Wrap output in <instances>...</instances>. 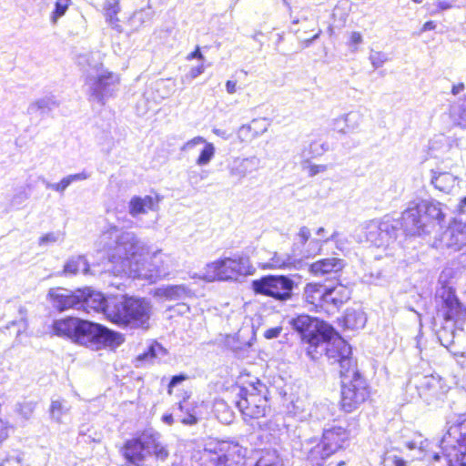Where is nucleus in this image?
I'll list each match as a JSON object with an SVG mask.
<instances>
[{
    "label": "nucleus",
    "mask_w": 466,
    "mask_h": 466,
    "mask_svg": "<svg viewBox=\"0 0 466 466\" xmlns=\"http://www.w3.org/2000/svg\"><path fill=\"white\" fill-rule=\"evenodd\" d=\"M443 205L434 200L410 202L396 219L386 215L380 219H372L363 226L364 235L368 242L377 248H389L394 244L400 229L406 236L422 237L436 231L442 227L445 220Z\"/></svg>",
    "instance_id": "obj_1"
},
{
    "label": "nucleus",
    "mask_w": 466,
    "mask_h": 466,
    "mask_svg": "<svg viewBox=\"0 0 466 466\" xmlns=\"http://www.w3.org/2000/svg\"><path fill=\"white\" fill-rule=\"evenodd\" d=\"M268 390L258 379L245 387H239L236 394V406L246 421L262 431H273L276 424L269 419Z\"/></svg>",
    "instance_id": "obj_2"
},
{
    "label": "nucleus",
    "mask_w": 466,
    "mask_h": 466,
    "mask_svg": "<svg viewBox=\"0 0 466 466\" xmlns=\"http://www.w3.org/2000/svg\"><path fill=\"white\" fill-rule=\"evenodd\" d=\"M102 241L108 249L109 262L116 264L113 270L115 275L127 272L129 264L137 259L146 251V244L132 231H124L116 226L110 225L103 231Z\"/></svg>",
    "instance_id": "obj_3"
},
{
    "label": "nucleus",
    "mask_w": 466,
    "mask_h": 466,
    "mask_svg": "<svg viewBox=\"0 0 466 466\" xmlns=\"http://www.w3.org/2000/svg\"><path fill=\"white\" fill-rule=\"evenodd\" d=\"M151 315L152 305L149 300L127 295L113 297L106 309V318L111 322L131 329H147Z\"/></svg>",
    "instance_id": "obj_4"
},
{
    "label": "nucleus",
    "mask_w": 466,
    "mask_h": 466,
    "mask_svg": "<svg viewBox=\"0 0 466 466\" xmlns=\"http://www.w3.org/2000/svg\"><path fill=\"white\" fill-rule=\"evenodd\" d=\"M440 448L441 453L433 454V466H466V419L448 426Z\"/></svg>",
    "instance_id": "obj_5"
},
{
    "label": "nucleus",
    "mask_w": 466,
    "mask_h": 466,
    "mask_svg": "<svg viewBox=\"0 0 466 466\" xmlns=\"http://www.w3.org/2000/svg\"><path fill=\"white\" fill-rule=\"evenodd\" d=\"M333 330L329 338H321L314 346L307 348V355L312 360H317L323 354L328 358L331 364H339V374L351 372L356 369V363L351 358V347L342 338L334 337Z\"/></svg>",
    "instance_id": "obj_6"
},
{
    "label": "nucleus",
    "mask_w": 466,
    "mask_h": 466,
    "mask_svg": "<svg viewBox=\"0 0 466 466\" xmlns=\"http://www.w3.org/2000/svg\"><path fill=\"white\" fill-rule=\"evenodd\" d=\"M125 456L136 466H151L157 460L165 461L168 451L153 435L144 433L126 443Z\"/></svg>",
    "instance_id": "obj_7"
},
{
    "label": "nucleus",
    "mask_w": 466,
    "mask_h": 466,
    "mask_svg": "<svg viewBox=\"0 0 466 466\" xmlns=\"http://www.w3.org/2000/svg\"><path fill=\"white\" fill-rule=\"evenodd\" d=\"M340 378L341 408L346 412H352L369 398V385L357 368L352 370L351 372L340 375Z\"/></svg>",
    "instance_id": "obj_8"
},
{
    "label": "nucleus",
    "mask_w": 466,
    "mask_h": 466,
    "mask_svg": "<svg viewBox=\"0 0 466 466\" xmlns=\"http://www.w3.org/2000/svg\"><path fill=\"white\" fill-rule=\"evenodd\" d=\"M122 341L119 333L101 324L80 319L76 343L98 350L105 346H118Z\"/></svg>",
    "instance_id": "obj_9"
},
{
    "label": "nucleus",
    "mask_w": 466,
    "mask_h": 466,
    "mask_svg": "<svg viewBox=\"0 0 466 466\" xmlns=\"http://www.w3.org/2000/svg\"><path fill=\"white\" fill-rule=\"evenodd\" d=\"M248 258L236 256L224 258L207 264L201 279L212 282L215 280H232L248 273Z\"/></svg>",
    "instance_id": "obj_10"
},
{
    "label": "nucleus",
    "mask_w": 466,
    "mask_h": 466,
    "mask_svg": "<svg viewBox=\"0 0 466 466\" xmlns=\"http://www.w3.org/2000/svg\"><path fill=\"white\" fill-rule=\"evenodd\" d=\"M86 94L88 100L104 106L117 90L119 77L116 74L106 69L96 74L86 76Z\"/></svg>",
    "instance_id": "obj_11"
},
{
    "label": "nucleus",
    "mask_w": 466,
    "mask_h": 466,
    "mask_svg": "<svg viewBox=\"0 0 466 466\" xmlns=\"http://www.w3.org/2000/svg\"><path fill=\"white\" fill-rule=\"evenodd\" d=\"M246 456V450L238 443L222 442L218 450L205 449L198 452V466H237Z\"/></svg>",
    "instance_id": "obj_12"
},
{
    "label": "nucleus",
    "mask_w": 466,
    "mask_h": 466,
    "mask_svg": "<svg viewBox=\"0 0 466 466\" xmlns=\"http://www.w3.org/2000/svg\"><path fill=\"white\" fill-rule=\"evenodd\" d=\"M295 282L285 275H267L252 281L256 294L270 297L279 302H286L293 296Z\"/></svg>",
    "instance_id": "obj_13"
},
{
    "label": "nucleus",
    "mask_w": 466,
    "mask_h": 466,
    "mask_svg": "<svg viewBox=\"0 0 466 466\" xmlns=\"http://www.w3.org/2000/svg\"><path fill=\"white\" fill-rule=\"evenodd\" d=\"M165 257L160 250L155 252L149 259L140 257L129 264L127 273L134 279L154 283L169 274V268L164 259Z\"/></svg>",
    "instance_id": "obj_14"
},
{
    "label": "nucleus",
    "mask_w": 466,
    "mask_h": 466,
    "mask_svg": "<svg viewBox=\"0 0 466 466\" xmlns=\"http://www.w3.org/2000/svg\"><path fill=\"white\" fill-rule=\"evenodd\" d=\"M290 324L309 346H314L321 338H329L333 332L330 325L309 315H299L292 319Z\"/></svg>",
    "instance_id": "obj_15"
},
{
    "label": "nucleus",
    "mask_w": 466,
    "mask_h": 466,
    "mask_svg": "<svg viewBox=\"0 0 466 466\" xmlns=\"http://www.w3.org/2000/svg\"><path fill=\"white\" fill-rule=\"evenodd\" d=\"M440 246L451 252H460L458 262L466 268V223L454 219L442 233Z\"/></svg>",
    "instance_id": "obj_16"
},
{
    "label": "nucleus",
    "mask_w": 466,
    "mask_h": 466,
    "mask_svg": "<svg viewBox=\"0 0 466 466\" xmlns=\"http://www.w3.org/2000/svg\"><path fill=\"white\" fill-rule=\"evenodd\" d=\"M439 313L445 321H457L466 315V309L451 288H441L437 296Z\"/></svg>",
    "instance_id": "obj_17"
},
{
    "label": "nucleus",
    "mask_w": 466,
    "mask_h": 466,
    "mask_svg": "<svg viewBox=\"0 0 466 466\" xmlns=\"http://www.w3.org/2000/svg\"><path fill=\"white\" fill-rule=\"evenodd\" d=\"M440 378L434 375L415 373L409 379L405 390L410 400H414L416 398H422L428 392L434 391L440 387Z\"/></svg>",
    "instance_id": "obj_18"
},
{
    "label": "nucleus",
    "mask_w": 466,
    "mask_h": 466,
    "mask_svg": "<svg viewBox=\"0 0 466 466\" xmlns=\"http://www.w3.org/2000/svg\"><path fill=\"white\" fill-rule=\"evenodd\" d=\"M48 297L53 307L59 311L69 309L81 310V298L84 297V290L71 291L66 289L54 288L49 289Z\"/></svg>",
    "instance_id": "obj_19"
},
{
    "label": "nucleus",
    "mask_w": 466,
    "mask_h": 466,
    "mask_svg": "<svg viewBox=\"0 0 466 466\" xmlns=\"http://www.w3.org/2000/svg\"><path fill=\"white\" fill-rule=\"evenodd\" d=\"M346 262L339 258L331 257L317 260L309 267V271L315 277L337 279L338 274L345 268Z\"/></svg>",
    "instance_id": "obj_20"
},
{
    "label": "nucleus",
    "mask_w": 466,
    "mask_h": 466,
    "mask_svg": "<svg viewBox=\"0 0 466 466\" xmlns=\"http://www.w3.org/2000/svg\"><path fill=\"white\" fill-rule=\"evenodd\" d=\"M59 106L55 96H46L31 102L26 109L30 120L40 122Z\"/></svg>",
    "instance_id": "obj_21"
},
{
    "label": "nucleus",
    "mask_w": 466,
    "mask_h": 466,
    "mask_svg": "<svg viewBox=\"0 0 466 466\" xmlns=\"http://www.w3.org/2000/svg\"><path fill=\"white\" fill-rule=\"evenodd\" d=\"M304 466H323L326 459L332 455L322 441L313 445L312 441L302 444Z\"/></svg>",
    "instance_id": "obj_22"
},
{
    "label": "nucleus",
    "mask_w": 466,
    "mask_h": 466,
    "mask_svg": "<svg viewBox=\"0 0 466 466\" xmlns=\"http://www.w3.org/2000/svg\"><path fill=\"white\" fill-rule=\"evenodd\" d=\"M348 441L349 433L340 426H334L323 431L321 441L327 447V451L332 454L343 449Z\"/></svg>",
    "instance_id": "obj_23"
},
{
    "label": "nucleus",
    "mask_w": 466,
    "mask_h": 466,
    "mask_svg": "<svg viewBox=\"0 0 466 466\" xmlns=\"http://www.w3.org/2000/svg\"><path fill=\"white\" fill-rule=\"evenodd\" d=\"M83 290L84 297L81 298V309L87 313L90 310L96 312L103 311L106 316V309L112 298L106 299L102 293L93 291L90 289H84Z\"/></svg>",
    "instance_id": "obj_24"
},
{
    "label": "nucleus",
    "mask_w": 466,
    "mask_h": 466,
    "mask_svg": "<svg viewBox=\"0 0 466 466\" xmlns=\"http://www.w3.org/2000/svg\"><path fill=\"white\" fill-rule=\"evenodd\" d=\"M327 285L320 283H308L303 289L305 302L312 308L323 309L326 307Z\"/></svg>",
    "instance_id": "obj_25"
},
{
    "label": "nucleus",
    "mask_w": 466,
    "mask_h": 466,
    "mask_svg": "<svg viewBox=\"0 0 466 466\" xmlns=\"http://www.w3.org/2000/svg\"><path fill=\"white\" fill-rule=\"evenodd\" d=\"M158 298L167 300H185L195 297V292L187 285H167L158 288L155 291Z\"/></svg>",
    "instance_id": "obj_26"
},
{
    "label": "nucleus",
    "mask_w": 466,
    "mask_h": 466,
    "mask_svg": "<svg viewBox=\"0 0 466 466\" xmlns=\"http://www.w3.org/2000/svg\"><path fill=\"white\" fill-rule=\"evenodd\" d=\"M260 159L256 156L237 158L229 167V174L232 177H238V180H241L248 174L258 170L260 167Z\"/></svg>",
    "instance_id": "obj_27"
},
{
    "label": "nucleus",
    "mask_w": 466,
    "mask_h": 466,
    "mask_svg": "<svg viewBox=\"0 0 466 466\" xmlns=\"http://www.w3.org/2000/svg\"><path fill=\"white\" fill-rule=\"evenodd\" d=\"M157 207V200L151 196H134L128 202V213L132 218H137L149 210H156Z\"/></svg>",
    "instance_id": "obj_28"
},
{
    "label": "nucleus",
    "mask_w": 466,
    "mask_h": 466,
    "mask_svg": "<svg viewBox=\"0 0 466 466\" xmlns=\"http://www.w3.org/2000/svg\"><path fill=\"white\" fill-rule=\"evenodd\" d=\"M80 319L79 318L69 317L55 320L52 325L54 333L56 336L67 338L76 343Z\"/></svg>",
    "instance_id": "obj_29"
},
{
    "label": "nucleus",
    "mask_w": 466,
    "mask_h": 466,
    "mask_svg": "<svg viewBox=\"0 0 466 466\" xmlns=\"http://www.w3.org/2000/svg\"><path fill=\"white\" fill-rule=\"evenodd\" d=\"M350 289L340 283L335 286H327L326 306L339 309L350 299Z\"/></svg>",
    "instance_id": "obj_30"
},
{
    "label": "nucleus",
    "mask_w": 466,
    "mask_h": 466,
    "mask_svg": "<svg viewBox=\"0 0 466 466\" xmlns=\"http://www.w3.org/2000/svg\"><path fill=\"white\" fill-rule=\"evenodd\" d=\"M431 184L441 192L451 194L459 184V177L450 172L431 171Z\"/></svg>",
    "instance_id": "obj_31"
},
{
    "label": "nucleus",
    "mask_w": 466,
    "mask_h": 466,
    "mask_svg": "<svg viewBox=\"0 0 466 466\" xmlns=\"http://www.w3.org/2000/svg\"><path fill=\"white\" fill-rule=\"evenodd\" d=\"M78 65L83 67L86 76L88 74H96L106 69L104 67L98 53H88L79 56Z\"/></svg>",
    "instance_id": "obj_32"
},
{
    "label": "nucleus",
    "mask_w": 466,
    "mask_h": 466,
    "mask_svg": "<svg viewBox=\"0 0 466 466\" xmlns=\"http://www.w3.org/2000/svg\"><path fill=\"white\" fill-rule=\"evenodd\" d=\"M80 271L85 275L90 273V267L85 256L71 257L65 263L63 268L65 276L76 275Z\"/></svg>",
    "instance_id": "obj_33"
},
{
    "label": "nucleus",
    "mask_w": 466,
    "mask_h": 466,
    "mask_svg": "<svg viewBox=\"0 0 466 466\" xmlns=\"http://www.w3.org/2000/svg\"><path fill=\"white\" fill-rule=\"evenodd\" d=\"M104 15L106 17V23L114 29L121 32V26L118 24L119 19L117 17L118 14L121 11L119 0H105L104 5Z\"/></svg>",
    "instance_id": "obj_34"
},
{
    "label": "nucleus",
    "mask_w": 466,
    "mask_h": 466,
    "mask_svg": "<svg viewBox=\"0 0 466 466\" xmlns=\"http://www.w3.org/2000/svg\"><path fill=\"white\" fill-rule=\"evenodd\" d=\"M343 326L348 329H360L364 328L367 318L360 309H347L342 319Z\"/></svg>",
    "instance_id": "obj_35"
},
{
    "label": "nucleus",
    "mask_w": 466,
    "mask_h": 466,
    "mask_svg": "<svg viewBox=\"0 0 466 466\" xmlns=\"http://www.w3.org/2000/svg\"><path fill=\"white\" fill-rule=\"evenodd\" d=\"M167 350L158 342L151 343L147 350L139 354L137 357V367L140 366V363H152L156 359H161L167 355Z\"/></svg>",
    "instance_id": "obj_36"
},
{
    "label": "nucleus",
    "mask_w": 466,
    "mask_h": 466,
    "mask_svg": "<svg viewBox=\"0 0 466 466\" xmlns=\"http://www.w3.org/2000/svg\"><path fill=\"white\" fill-rule=\"evenodd\" d=\"M87 177L88 175L86 172H81L66 176L63 177L61 181L58 183H50L48 181H44V183L46 188L52 189L62 194L72 183L85 180Z\"/></svg>",
    "instance_id": "obj_37"
},
{
    "label": "nucleus",
    "mask_w": 466,
    "mask_h": 466,
    "mask_svg": "<svg viewBox=\"0 0 466 466\" xmlns=\"http://www.w3.org/2000/svg\"><path fill=\"white\" fill-rule=\"evenodd\" d=\"M255 466H282V463L276 450H265L261 451Z\"/></svg>",
    "instance_id": "obj_38"
},
{
    "label": "nucleus",
    "mask_w": 466,
    "mask_h": 466,
    "mask_svg": "<svg viewBox=\"0 0 466 466\" xmlns=\"http://www.w3.org/2000/svg\"><path fill=\"white\" fill-rule=\"evenodd\" d=\"M291 265V258L289 254L272 253V257L263 265L264 268H286Z\"/></svg>",
    "instance_id": "obj_39"
},
{
    "label": "nucleus",
    "mask_w": 466,
    "mask_h": 466,
    "mask_svg": "<svg viewBox=\"0 0 466 466\" xmlns=\"http://www.w3.org/2000/svg\"><path fill=\"white\" fill-rule=\"evenodd\" d=\"M70 410V407L66 405V401L64 400H52L50 405V416L56 422L62 421L63 415L66 414Z\"/></svg>",
    "instance_id": "obj_40"
},
{
    "label": "nucleus",
    "mask_w": 466,
    "mask_h": 466,
    "mask_svg": "<svg viewBox=\"0 0 466 466\" xmlns=\"http://www.w3.org/2000/svg\"><path fill=\"white\" fill-rule=\"evenodd\" d=\"M217 342L218 344L224 345L226 348L232 351H238L242 350V347L245 343L239 341V335L234 334V335H223L220 334L217 338Z\"/></svg>",
    "instance_id": "obj_41"
},
{
    "label": "nucleus",
    "mask_w": 466,
    "mask_h": 466,
    "mask_svg": "<svg viewBox=\"0 0 466 466\" xmlns=\"http://www.w3.org/2000/svg\"><path fill=\"white\" fill-rule=\"evenodd\" d=\"M429 445L430 441L427 439H424L420 434H417L412 440L405 441V446L409 450L418 451V457L424 456V453L427 451Z\"/></svg>",
    "instance_id": "obj_42"
},
{
    "label": "nucleus",
    "mask_w": 466,
    "mask_h": 466,
    "mask_svg": "<svg viewBox=\"0 0 466 466\" xmlns=\"http://www.w3.org/2000/svg\"><path fill=\"white\" fill-rule=\"evenodd\" d=\"M437 337L441 345L449 347L454 339V324L451 323L449 326H443L437 331Z\"/></svg>",
    "instance_id": "obj_43"
},
{
    "label": "nucleus",
    "mask_w": 466,
    "mask_h": 466,
    "mask_svg": "<svg viewBox=\"0 0 466 466\" xmlns=\"http://www.w3.org/2000/svg\"><path fill=\"white\" fill-rule=\"evenodd\" d=\"M65 233L57 230L44 234L38 238L39 247H46L51 244L64 241Z\"/></svg>",
    "instance_id": "obj_44"
},
{
    "label": "nucleus",
    "mask_w": 466,
    "mask_h": 466,
    "mask_svg": "<svg viewBox=\"0 0 466 466\" xmlns=\"http://www.w3.org/2000/svg\"><path fill=\"white\" fill-rule=\"evenodd\" d=\"M341 116L350 133L357 130L362 122V115L359 111H350Z\"/></svg>",
    "instance_id": "obj_45"
},
{
    "label": "nucleus",
    "mask_w": 466,
    "mask_h": 466,
    "mask_svg": "<svg viewBox=\"0 0 466 466\" xmlns=\"http://www.w3.org/2000/svg\"><path fill=\"white\" fill-rule=\"evenodd\" d=\"M0 466H22V456L17 451L0 455Z\"/></svg>",
    "instance_id": "obj_46"
},
{
    "label": "nucleus",
    "mask_w": 466,
    "mask_h": 466,
    "mask_svg": "<svg viewBox=\"0 0 466 466\" xmlns=\"http://www.w3.org/2000/svg\"><path fill=\"white\" fill-rule=\"evenodd\" d=\"M204 147L200 152L196 163L198 166L208 165L215 155V147L212 143L206 141Z\"/></svg>",
    "instance_id": "obj_47"
},
{
    "label": "nucleus",
    "mask_w": 466,
    "mask_h": 466,
    "mask_svg": "<svg viewBox=\"0 0 466 466\" xmlns=\"http://www.w3.org/2000/svg\"><path fill=\"white\" fill-rule=\"evenodd\" d=\"M70 4L71 0H56L55 9L50 16V20L53 24H56L58 19L66 14Z\"/></svg>",
    "instance_id": "obj_48"
},
{
    "label": "nucleus",
    "mask_w": 466,
    "mask_h": 466,
    "mask_svg": "<svg viewBox=\"0 0 466 466\" xmlns=\"http://www.w3.org/2000/svg\"><path fill=\"white\" fill-rule=\"evenodd\" d=\"M177 410L180 412H184L185 410L184 416L177 414V416L179 417V420L183 424L194 425L198 422V419L195 416V414L191 413L189 408L186 407V400H183L177 404Z\"/></svg>",
    "instance_id": "obj_49"
},
{
    "label": "nucleus",
    "mask_w": 466,
    "mask_h": 466,
    "mask_svg": "<svg viewBox=\"0 0 466 466\" xmlns=\"http://www.w3.org/2000/svg\"><path fill=\"white\" fill-rule=\"evenodd\" d=\"M327 149L325 144L314 141L310 143L309 148L303 150L302 157L306 158L315 157L322 155Z\"/></svg>",
    "instance_id": "obj_50"
},
{
    "label": "nucleus",
    "mask_w": 466,
    "mask_h": 466,
    "mask_svg": "<svg viewBox=\"0 0 466 466\" xmlns=\"http://www.w3.org/2000/svg\"><path fill=\"white\" fill-rule=\"evenodd\" d=\"M338 236V232H334L330 237L327 238L324 240L312 239L309 243V248L306 251L309 256L319 254L321 250L322 245L329 241H333L336 239Z\"/></svg>",
    "instance_id": "obj_51"
},
{
    "label": "nucleus",
    "mask_w": 466,
    "mask_h": 466,
    "mask_svg": "<svg viewBox=\"0 0 466 466\" xmlns=\"http://www.w3.org/2000/svg\"><path fill=\"white\" fill-rule=\"evenodd\" d=\"M29 196L30 194L25 187L17 188L10 200V206L19 208L29 198Z\"/></svg>",
    "instance_id": "obj_52"
},
{
    "label": "nucleus",
    "mask_w": 466,
    "mask_h": 466,
    "mask_svg": "<svg viewBox=\"0 0 466 466\" xmlns=\"http://www.w3.org/2000/svg\"><path fill=\"white\" fill-rule=\"evenodd\" d=\"M374 69H377L384 65L389 60L387 54L380 51H372L369 57Z\"/></svg>",
    "instance_id": "obj_53"
},
{
    "label": "nucleus",
    "mask_w": 466,
    "mask_h": 466,
    "mask_svg": "<svg viewBox=\"0 0 466 466\" xmlns=\"http://www.w3.org/2000/svg\"><path fill=\"white\" fill-rule=\"evenodd\" d=\"M34 409L35 406L32 402H25L18 405L17 411L25 420H28L32 416Z\"/></svg>",
    "instance_id": "obj_54"
},
{
    "label": "nucleus",
    "mask_w": 466,
    "mask_h": 466,
    "mask_svg": "<svg viewBox=\"0 0 466 466\" xmlns=\"http://www.w3.org/2000/svg\"><path fill=\"white\" fill-rule=\"evenodd\" d=\"M332 128L334 131L342 135L350 133V130H348L346 121H343L342 116H339V117L333 119Z\"/></svg>",
    "instance_id": "obj_55"
},
{
    "label": "nucleus",
    "mask_w": 466,
    "mask_h": 466,
    "mask_svg": "<svg viewBox=\"0 0 466 466\" xmlns=\"http://www.w3.org/2000/svg\"><path fill=\"white\" fill-rule=\"evenodd\" d=\"M205 143H206V139L203 137L198 136V137H195L194 138L188 140L187 142H186L181 147L180 149H181V151H188V150L194 148L195 147L201 145V144H205Z\"/></svg>",
    "instance_id": "obj_56"
},
{
    "label": "nucleus",
    "mask_w": 466,
    "mask_h": 466,
    "mask_svg": "<svg viewBox=\"0 0 466 466\" xmlns=\"http://www.w3.org/2000/svg\"><path fill=\"white\" fill-rule=\"evenodd\" d=\"M383 466H405V461L394 455H387L383 460Z\"/></svg>",
    "instance_id": "obj_57"
},
{
    "label": "nucleus",
    "mask_w": 466,
    "mask_h": 466,
    "mask_svg": "<svg viewBox=\"0 0 466 466\" xmlns=\"http://www.w3.org/2000/svg\"><path fill=\"white\" fill-rule=\"evenodd\" d=\"M311 232L308 227H301L297 234L299 243L304 246L310 238Z\"/></svg>",
    "instance_id": "obj_58"
},
{
    "label": "nucleus",
    "mask_w": 466,
    "mask_h": 466,
    "mask_svg": "<svg viewBox=\"0 0 466 466\" xmlns=\"http://www.w3.org/2000/svg\"><path fill=\"white\" fill-rule=\"evenodd\" d=\"M186 379H187V377L184 374H178V375L173 376L168 384V393L171 394L172 389L174 387L177 386L178 384H180L181 382H183Z\"/></svg>",
    "instance_id": "obj_59"
},
{
    "label": "nucleus",
    "mask_w": 466,
    "mask_h": 466,
    "mask_svg": "<svg viewBox=\"0 0 466 466\" xmlns=\"http://www.w3.org/2000/svg\"><path fill=\"white\" fill-rule=\"evenodd\" d=\"M456 0H452L451 2L448 1H438L436 5L438 7V11H445L451 9L452 7H460V5H455Z\"/></svg>",
    "instance_id": "obj_60"
},
{
    "label": "nucleus",
    "mask_w": 466,
    "mask_h": 466,
    "mask_svg": "<svg viewBox=\"0 0 466 466\" xmlns=\"http://www.w3.org/2000/svg\"><path fill=\"white\" fill-rule=\"evenodd\" d=\"M281 330H282L281 327L270 328L265 331L264 336L266 339H275L279 336Z\"/></svg>",
    "instance_id": "obj_61"
},
{
    "label": "nucleus",
    "mask_w": 466,
    "mask_h": 466,
    "mask_svg": "<svg viewBox=\"0 0 466 466\" xmlns=\"http://www.w3.org/2000/svg\"><path fill=\"white\" fill-rule=\"evenodd\" d=\"M327 170V166L325 165H311L309 168V177H314L319 173L325 172Z\"/></svg>",
    "instance_id": "obj_62"
},
{
    "label": "nucleus",
    "mask_w": 466,
    "mask_h": 466,
    "mask_svg": "<svg viewBox=\"0 0 466 466\" xmlns=\"http://www.w3.org/2000/svg\"><path fill=\"white\" fill-rule=\"evenodd\" d=\"M203 72H204V66H203V65H200V66L192 67L188 73V76L191 79H194V78L198 77V76H200Z\"/></svg>",
    "instance_id": "obj_63"
},
{
    "label": "nucleus",
    "mask_w": 466,
    "mask_h": 466,
    "mask_svg": "<svg viewBox=\"0 0 466 466\" xmlns=\"http://www.w3.org/2000/svg\"><path fill=\"white\" fill-rule=\"evenodd\" d=\"M174 309L177 310L179 314H186V313L189 312L190 308L186 303H179V304L176 305Z\"/></svg>",
    "instance_id": "obj_64"
}]
</instances>
